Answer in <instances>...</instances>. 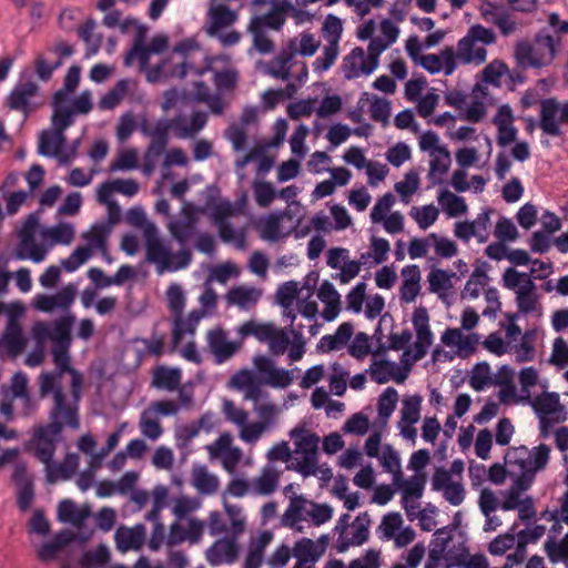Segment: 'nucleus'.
<instances>
[{"label": "nucleus", "instance_id": "36", "mask_svg": "<svg viewBox=\"0 0 568 568\" xmlns=\"http://www.w3.org/2000/svg\"><path fill=\"white\" fill-rule=\"evenodd\" d=\"M191 484L199 494L204 496L215 494L220 486L217 476L210 473L204 465H196L192 468Z\"/></svg>", "mask_w": 568, "mask_h": 568}, {"label": "nucleus", "instance_id": "12", "mask_svg": "<svg viewBox=\"0 0 568 568\" xmlns=\"http://www.w3.org/2000/svg\"><path fill=\"white\" fill-rule=\"evenodd\" d=\"M65 145L67 138L61 132L47 129L39 134L38 153L57 159L60 165H68L75 159L79 141H74L69 149Z\"/></svg>", "mask_w": 568, "mask_h": 568}, {"label": "nucleus", "instance_id": "26", "mask_svg": "<svg viewBox=\"0 0 568 568\" xmlns=\"http://www.w3.org/2000/svg\"><path fill=\"white\" fill-rule=\"evenodd\" d=\"M366 373L377 384H385L390 379L396 383H403L406 378V374L402 372L399 365L387 359H377L376 357L373 358Z\"/></svg>", "mask_w": 568, "mask_h": 568}, {"label": "nucleus", "instance_id": "59", "mask_svg": "<svg viewBox=\"0 0 568 568\" xmlns=\"http://www.w3.org/2000/svg\"><path fill=\"white\" fill-rule=\"evenodd\" d=\"M395 191L400 195L402 202L408 204L412 195L419 187V176L415 171L405 174L404 180L395 183Z\"/></svg>", "mask_w": 568, "mask_h": 568}, {"label": "nucleus", "instance_id": "56", "mask_svg": "<svg viewBox=\"0 0 568 568\" xmlns=\"http://www.w3.org/2000/svg\"><path fill=\"white\" fill-rule=\"evenodd\" d=\"M110 560V550L105 545L83 552L80 559L81 568H101Z\"/></svg>", "mask_w": 568, "mask_h": 568}, {"label": "nucleus", "instance_id": "42", "mask_svg": "<svg viewBox=\"0 0 568 568\" xmlns=\"http://www.w3.org/2000/svg\"><path fill=\"white\" fill-rule=\"evenodd\" d=\"M133 83L130 79L119 80L113 88L101 97L98 103L99 108L101 110H113L121 103Z\"/></svg>", "mask_w": 568, "mask_h": 568}, {"label": "nucleus", "instance_id": "6", "mask_svg": "<svg viewBox=\"0 0 568 568\" xmlns=\"http://www.w3.org/2000/svg\"><path fill=\"white\" fill-rule=\"evenodd\" d=\"M562 47L560 37L541 29L532 41H519L515 45L514 55L523 69H541L550 65Z\"/></svg>", "mask_w": 568, "mask_h": 568}, {"label": "nucleus", "instance_id": "11", "mask_svg": "<svg viewBox=\"0 0 568 568\" xmlns=\"http://www.w3.org/2000/svg\"><path fill=\"white\" fill-rule=\"evenodd\" d=\"M62 440V432L53 425L40 424L33 427L32 435L26 445L40 463L48 464L53 459L58 444Z\"/></svg>", "mask_w": 568, "mask_h": 568}, {"label": "nucleus", "instance_id": "13", "mask_svg": "<svg viewBox=\"0 0 568 568\" xmlns=\"http://www.w3.org/2000/svg\"><path fill=\"white\" fill-rule=\"evenodd\" d=\"M39 92V85L32 79L21 77L7 97V105L28 118L40 105Z\"/></svg>", "mask_w": 568, "mask_h": 568}, {"label": "nucleus", "instance_id": "25", "mask_svg": "<svg viewBox=\"0 0 568 568\" xmlns=\"http://www.w3.org/2000/svg\"><path fill=\"white\" fill-rule=\"evenodd\" d=\"M372 61L367 58L364 49L354 48L343 60V72L347 80L357 79L362 75H369L375 70H371Z\"/></svg>", "mask_w": 568, "mask_h": 568}, {"label": "nucleus", "instance_id": "16", "mask_svg": "<svg viewBox=\"0 0 568 568\" xmlns=\"http://www.w3.org/2000/svg\"><path fill=\"white\" fill-rule=\"evenodd\" d=\"M75 295V286L68 284L54 294H38L34 297V307L43 313L61 311L68 314L74 303Z\"/></svg>", "mask_w": 568, "mask_h": 568}, {"label": "nucleus", "instance_id": "46", "mask_svg": "<svg viewBox=\"0 0 568 568\" xmlns=\"http://www.w3.org/2000/svg\"><path fill=\"white\" fill-rule=\"evenodd\" d=\"M141 131L144 135L151 138V145L165 150L172 126L170 120H158L153 125H142Z\"/></svg>", "mask_w": 568, "mask_h": 568}, {"label": "nucleus", "instance_id": "41", "mask_svg": "<svg viewBox=\"0 0 568 568\" xmlns=\"http://www.w3.org/2000/svg\"><path fill=\"white\" fill-rule=\"evenodd\" d=\"M50 245L44 243H37L36 237L31 240H24L19 242L17 257L19 260H30L33 263H41L45 260Z\"/></svg>", "mask_w": 568, "mask_h": 568}, {"label": "nucleus", "instance_id": "45", "mask_svg": "<svg viewBox=\"0 0 568 568\" xmlns=\"http://www.w3.org/2000/svg\"><path fill=\"white\" fill-rule=\"evenodd\" d=\"M168 229L181 246L189 243L196 233V225L192 219H173L169 222Z\"/></svg>", "mask_w": 568, "mask_h": 568}, {"label": "nucleus", "instance_id": "2", "mask_svg": "<svg viewBox=\"0 0 568 568\" xmlns=\"http://www.w3.org/2000/svg\"><path fill=\"white\" fill-rule=\"evenodd\" d=\"M254 367L261 376L257 381L253 372L250 369H241L236 372L232 378V385L244 393V398L257 405L268 399L270 394L263 388L262 384L273 388H285L294 381V373L300 369L295 367L292 371L276 367L273 359L267 356L258 355L253 359Z\"/></svg>", "mask_w": 568, "mask_h": 568}, {"label": "nucleus", "instance_id": "5", "mask_svg": "<svg viewBox=\"0 0 568 568\" xmlns=\"http://www.w3.org/2000/svg\"><path fill=\"white\" fill-rule=\"evenodd\" d=\"M456 528L446 526L435 531L429 545L428 561L425 568H437L440 560L445 559L449 566H464L465 568H489L484 555H468L463 536L454 542Z\"/></svg>", "mask_w": 568, "mask_h": 568}, {"label": "nucleus", "instance_id": "33", "mask_svg": "<svg viewBox=\"0 0 568 568\" xmlns=\"http://www.w3.org/2000/svg\"><path fill=\"white\" fill-rule=\"evenodd\" d=\"M209 26L206 29L207 34H216L219 30L234 24L239 19V13L231 10L226 4L213 6L207 13Z\"/></svg>", "mask_w": 568, "mask_h": 568}, {"label": "nucleus", "instance_id": "63", "mask_svg": "<svg viewBox=\"0 0 568 568\" xmlns=\"http://www.w3.org/2000/svg\"><path fill=\"white\" fill-rule=\"evenodd\" d=\"M398 393L393 387H387L378 397L377 412L379 417L387 419L396 408Z\"/></svg>", "mask_w": 568, "mask_h": 568}, {"label": "nucleus", "instance_id": "21", "mask_svg": "<svg viewBox=\"0 0 568 568\" xmlns=\"http://www.w3.org/2000/svg\"><path fill=\"white\" fill-rule=\"evenodd\" d=\"M419 64L432 74L443 72L445 75H452L457 69L454 48L446 47L438 54L422 55Z\"/></svg>", "mask_w": 568, "mask_h": 568}, {"label": "nucleus", "instance_id": "34", "mask_svg": "<svg viewBox=\"0 0 568 568\" xmlns=\"http://www.w3.org/2000/svg\"><path fill=\"white\" fill-rule=\"evenodd\" d=\"M182 381V371L178 367L158 366L152 376L151 385L161 390L174 392Z\"/></svg>", "mask_w": 568, "mask_h": 568}, {"label": "nucleus", "instance_id": "30", "mask_svg": "<svg viewBox=\"0 0 568 568\" xmlns=\"http://www.w3.org/2000/svg\"><path fill=\"white\" fill-rule=\"evenodd\" d=\"M68 100H65V92H55L53 95V113L51 116V130L61 132L64 134V131L71 126L74 122L73 111L70 110L69 106L65 105Z\"/></svg>", "mask_w": 568, "mask_h": 568}, {"label": "nucleus", "instance_id": "52", "mask_svg": "<svg viewBox=\"0 0 568 568\" xmlns=\"http://www.w3.org/2000/svg\"><path fill=\"white\" fill-rule=\"evenodd\" d=\"M68 348L69 346H53L52 356L57 368L52 374L55 375V385H61L60 379L64 373L71 375V382L73 381V374L79 373L70 366Z\"/></svg>", "mask_w": 568, "mask_h": 568}, {"label": "nucleus", "instance_id": "7", "mask_svg": "<svg viewBox=\"0 0 568 568\" xmlns=\"http://www.w3.org/2000/svg\"><path fill=\"white\" fill-rule=\"evenodd\" d=\"M288 435L294 443L292 464L288 468L303 477L315 475L318 468L320 437L304 426L293 428Z\"/></svg>", "mask_w": 568, "mask_h": 568}, {"label": "nucleus", "instance_id": "62", "mask_svg": "<svg viewBox=\"0 0 568 568\" xmlns=\"http://www.w3.org/2000/svg\"><path fill=\"white\" fill-rule=\"evenodd\" d=\"M225 513L231 521V534L236 538L245 529L246 517L240 505L224 503Z\"/></svg>", "mask_w": 568, "mask_h": 568}, {"label": "nucleus", "instance_id": "64", "mask_svg": "<svg viewBox=\"0 0 568 568\" xmlns=\"http://www.w3.org/2000/svg\"><path fill=\"white\" fill-rule=\"evenodd\" d=\"M268 430L267 424H262L261 422H246L239 428V437L248 445H255L263 434Z\"/></svg>", "mask_w": 568, "mask_h": 568}, {"label": "nucleus", "instance_id": "35", "mask_svg": "<svg viewBox=\"0 0 568 568\" xmlns=\"http://www.w3.org/2000/svg\"><path fill=\"white\" fill-rule=\"evenodd\" d=\"M280 471L272 465L263 467L261 474L252 479L251 493L260 496L273 494L278 485Z\"/></svg>", "mask_w": 568, "mask_h": 568}, {"label": "nucleus", "instance_id": "3", "mask_svg": "<svg viewBox=\"0 0 568 568\" xmlns=\"http://www.w3.org/2000/svg\"><path fill=\"white\" fill-rule=\"evenodd\" d=\"M41 396L52 394V406L49 410V425L63 432V428L77 430L80 428L79 403L82 388V376L73 374L71 396H68L61 385H55L54 374H41L39 378Z\"/></svg>", "mask_w": 568, "mask_h": 568}, {"label": "nucleus", "instance_id": "57", "mask_svg": "<svg viewBox=\"0 0 568 568\" xmlns=\"http://www.w3.org/2000/svg\"><path fill=\"white\" fill-rule=\"evenodd\" d=\"M420 404L422 396L412 395L403 400V407L400 410L402 419L398 425L402 424H416L420 417Z\"/></svg>", "mask_w": 568, "mask_h": 568}, {"label": "nucleus", "instance_id": "49", "mask_svg": "<svg viewBox=\"0 0 568 568\" xmlns=\"http://www.w3.org/2000/svg\"><path fill=\"white\" fill-rule=\"evenodd\" d=\"M443 211L450 217L466 213L467 204L464 197L452 193L448 190H442L437 196Z\"/></svg>", "mask_w": 568, "mask_h": 568}, {"label": "nucleus", "instance_id": "28", "mask_svg": "<svg viewBox=\"0 0 568 568\" xmlns=\"http://www.w3.org/2000/svg\"><path fill=\"white\" fill-rule=\"evenodd\" d=\"M26 346V339L18 320L10 316L6 329L0 338V347L11 356L19 355Z\"/></svg>", "mask_w": 568, "mask_h": 568}, {"label": "nucleus", "instance_id": "24", "mask_svg": "<svg viewBox=\"0 0 568 568\" xmlns=\"http://www.w3.org/2000/svg\"><path fill=\"white\" fill-rule=\"evenodd\" d=\"M146 538V530L143 524H136L133 527L121 526L114 534L116 548L126 552L129 550H140Z\"/></svg>", "mask_w": 568, "mask_h": 568}, {"label": "nucleus", "instance_id": "32", "mask_svg": "<svg viewBox=\"0 0 568 568\" xmlns=\"http://www.w3.org/2000/svg\"><path fill=\"white\" fill-rule=\"evenodd\" d=\"M173 329L172 337L175 344L180 343L185 335H194L195 331L204 317V313L197 310H193L190 314L184 317L183 313L173 315Z\"/></svg>", "mask_w": 568, "mask_h": 568}, {"label": "nucleus", "instance_id": "14", "mask_svg": "<svg viewBox=\"0 0 568 568\" xmlns=\"http://www.w3.org/2000/svg\"><path fill=\"white\" fill-rule=\"evenodd\" d=\"M560 124H568V101L560 103L555 98L540 102L539 128L547 135H561Z\"/></svg>", "mask_w": 568, "mask_h": 568}, {"label": "nucleus", "instance_id": "18", "mask_svg": "<svg viewBox=\"0 0 568 568\" xmlns=\"http://www.w3.org/2000/svg\"><path fill=\"white\" fill-rule=\"evenodd\" d=\"M432 488L442 491L443 497L453 506H459L465 499V488L462 483L454 481L448 470L438 468L432 478Z\"/></svg>", "mask_w": 568, "mask_h": 568}, {"label": "nucleus", "instance_id": "20", "mask_svg": "<svg viewBox=\"0 0 568 568\" xmlns=\"http://www.w3.org/2000/svg\"><path fill=\"white\" fill-rule=\"evenodd\" d=\"M369 515L361 513L354 520L348 534H341L336 540L335 548L338 552H345L351 546H361L368 539Z\"/></svg>", "mask_w": 568, "mask_h": 568}, {"label": "nucleus", "instance_id": "58", "mask_svg": "<svg viewBox=\"0 0 568 568\" xmlns=\"http://www.w3.org/2000/svg\"><path fill=\"white\" fill-rule=\"evenodd\" d=\"M141 433L151 440H156L163 433L162 427L154 416V410L144 409L140 417Z\"/></svg>", "mask_w": 568, "mask_h": 568}, {"label": "nucleus", "instance_id": "53", "mask_svg": "<svg viewBox=\"0 0 568 568\" xmlns=\"http://www.w3.org/2000/svg\"><path fill=\"white\" fill-rule=\"evenodd\" d=\"M544 549L551 562H566L568 560V534L561 540L548 536Z\"/></svg>", "mask_w": 568, "mask_h": 568}, {"label": "nucleus", "instance_id": "15", "mask_svg": "<svg viewBox=\"0 0 568 568\" xmlns=\"http://www.w3.org/2000/svg\"><path fill=\"white\" fill-rule=\"evenodd\" d=\"M295 59V52L288 48V50L281 51L267 65V73L275 79L288 80L292 77V68L298 69L296 80L300 85H303L307 79L308 71L305 62H297Z\"/></svg>", "mask_w": 568, "mask_h": 568}, {"label": "nucleus", "instance_id": "47", "mask_svg": "<svg viewBox=\"0 0 568 568\" xmlns=\"http://www.w3.org/2000/svg\"><path fill=\"white\" fill-rule=\"evenodd\" d=\"M44 240L50 241V247L55 244L69 245L74 239V227L71 223H59L54 226L44 229L42 232Z\"/></svg>", "mask_w": 568, "mask_h": 568}, {"label": "nucleus", "instance_id": "10", "mask_svg": "<svg viewBox=\"0 0 568 568\" xmlns=\"http://www.w3.org/2000/svg\"><path fill=\"white\" fill-rule=\"evenodd\" d=\"M240 331L241 325L235 328V339H230L229 332L220 325L206 332V347L216 365L226 363L241 351L247 337H243Z\"/></svg>", "mask_w": 568, "mask_h": 568}, {"label": "nucleus", "instance_id": "27", "mask_svg": "<svg viewBox=\"0 0 568 568\" xmlns=\"http://www.w3.org/2000/svg\"><path fill=\"white\" fill-rule=\"evenodd\" d=\"M239 547L234 539L222 538L216 540L206 550V560L213 566H221L224 564H232L236 560Z\"/></svg>", "mask_w": 568, "mask_h": 568}, {"label": "nucleus", "instance_id": "40", "mask_svg": "<svg viewBox=\"0 0 568 568\" xmlns=\"http://www.w3.org/2000/svg\"><path fill=\"white\" fill-rule=\"evenodd\" d=\"M74 322V315L68 313L51 324V341L53 342L54 346H70V331Z\"/></svg>", "mask_w": 568, "mask_h": 568}, {"label": "nucleus", "instance_id": "43", "mask_svg": "<svg viewBox=\"0 0 568 568\" xmlns=\"http://www.w3.org/2000/svg\"><path fill=\"white\" fill-rule=\"evenodd\" d=\"M110 227L104 223L94 224L89 231L82 234L83 240L87 241V245L81 246L82 248H89L91 256L94 252L104 251L106 246Z\"/></svg>", "mask_w": 568, "mask_h": 568}, {"label": "nucleus", "instance_id": "51", "mask_svg": "<svg viewBox=\"0 0 568 568\" xmlns=\"http://www.w3.org/2000/svg\"><path fill=\"white\" fill-rule=\"evenodd\" d=\"M313 501L305 499L303 496L291 497L290 505L285 510L284 518L292 524L298 521H307Z\"/></svg>", "mask_w": 568, "mask_h": 568}, {"label": "nucleus", "instance_id": "19", "mask_svg": "<svg viewBox=\"0 0 568 568\" xmlns=\"http://www.w3.org/2000/svg\"><path fill=\"white\" fill-rule=\"evenodd\" d=\"M207 123V114L203 111H195L189 119L184 114H178L170 119L172 131L178 139L185 140L194 138Z\"/></svg>", "mask_w": 568, "mask_h": 568}, {"label": "nucleus", "instance_id": "37", "mask_svg": "<svg viewBox=\"0 0 568 568\" xmlns=\"http://www.w3.org/2000/svg\"><path fill=\"white\" fill-rule=\"evenodd\" d=\"M531 406L538 417H557L562 413V406L557 393H544L531 402Z\"/></svg>", "mask_w": 568, "mask_h": 568}, {"label": "nucleus", "instance_id": "17", "mask_svg": "<svg viewBox=\"0 0 568 568\" xmlns=\"http://www.w3.org/2000/svg\"><path fill=\"white\" fill-rule=\"evenodd\" d=\"M460 281L455 272H447L442 268H433L427 275L428 290L434 293L446 304H450V300L455 295V283Z\"/></svg>", "mask_w": 568, "mask_h": 568}, {"label": "nucleus", "instance_id": "22", "mask_svg": "<svg viewBox=\"0 0 568 568\" xmlns=\"http://www.w3.org/2000/svg\"><path fill=\"white\" fill-rule=\"evenodd\" d=\"M290 0H272L271 9L264 14H254L250 21L266 29L278 31L286 21V13L292 9Z\"/></svg>", "mask_w": 568, "mask_h": 568}, {"label": "nucleus", "instance_id": "39", "mask_svg": "<svg viewBox=\"0 0 568 568\" xmlns=\"http://www.w3.org/2000/svg\"><path fill=\"white\" fill-rule=\"evenodd\" d=\"M430 162H429V178L433 180V183H440L442 176L447 173L452 158L450 153L446 146L440 149H436L434 152L429 153Z\"/></svg>", "mask_w": 568, "mask_h": 568}, {"label": "nucleus", "instance_id": "54", "mask_svg": "<svg viewBox=\"0 0 568 568\" xmlns=\"http://www.w3.org/2000/svg\"><path fill=\"white\" fill-rule=\"evenodd\" d=\"M394 484L402 490V499H420L425 488L424 476H413L409 479H395Z\"/></svg>", "mask_w": 568, "mask_h": 568}, {"label": "nucleus", "instance_id": "60", "mask_svg": "<svg viewBox=\"0 0 568 568\" xmlns=\"http://www.w3.org/2000/svg\"><path fill=\"white\" fill-rule=\"evenodd\" d=\"M488 276L480 268H476L468 281L465 284V287L462 292L463 298H477L479 296L480 291L487 284Z\"/></svg>", "mask_w": 568, "mask_h": 568}, {"label": "nucleus", "instance_id": "9", "mask_svg": "<svg viewBox=\"0 0 568 568\" xmlns=\"http://www.w3.org/2000/svg\"><path fill=\"white\" fill-rule=\"evenodd\" d=\"M240 333L243 337L253 336L261 343H267L270 352L274 356L283 355L291 344L288 334L272 323L250 320L241 324Z\"/></svg>", "mask_w": 568, "mask_h": 568}, {"label": "nucleus", "instance_id": "55", "mask_svg": "<svg viewBox=\"0 0 568 568\" xmlns=\"http://www.w3.org/2000/svg\"><path fill=\"white\" fill-rule=\"evenodd\" d=\"M409 215L420 230H427L437 221L439 211L433 204L413 206L409 211Z\"/></svg>", "mask_w": 568, "mask_h": 568}, {"label": "nucleus", "instance_id": "61", "mask_svg": "<svg viewBox=\"0 0 568 568\" xmlns=\"http://www.w3.org/2000/svg\"><path fill=\"white\" fill-rule=\"evenodd\" d=\"M62 65L61 59H49L47 54H38L34 60V71L41 81H49L53 72Z\"/></svg>", "mask_w": 568, "mask_h": 568}, {"label": "nucleus", "instance_id": "1", "mask_svg": "<svg viewBox=\"0 0 568 568\" xmlns=\"http://www.w3.org/2000/svg\"><path fill=\"white\" fill-rule=\"evenodd\" d=\"M550 447L546 444L528 449L526 446L511 447L506 453L508 476L514 484L505 496L500 506L503 510H513L519 507L520 494L530 488L536 475L546 469L550 460Z\"/></svg>", "mask_w": 568, "mask_h": 568}, {"label": "nucleus", "instance_id": "50", "mask_svg": "<svg viewBox=\"0 0 568 568\" xmlns=\"http://www.w3.org/2000/svg\"><path fill=\"white\" fill-rule=\"evenodd\" d=\"M152 52L144 44L143 36L135 38L133 47L124 57V64L132 65L135 60L139 61L140 71H146Z\"/></svg>", "mask_w": 568, "mask_h": 568}, {"label": "nucleus", "instance_id": "48", "mask_svg": "<svg viewBox=\"0 0 568 568\" xmlns=\"http://www.w3.org/2000/svg\"><path fill=\"white\" fill-rule=\"evenodd\" d=\"M171 513L178 520L189 518V516L202 507V500L199 497L180 495L172 499Z\"/></svg>", "mask_w": 568, "mask_h": 568}, {"label": "nucleus", "instance_id": "23", "mask_svg": "<svg viewBox=\"0 0 568 568\" xmlns=\"http://www.w3.org/2000/svg\"><path fill=\"white\" fill-rule=\"evenodd\" d=\"M79 462L80 458L78 454L69 453L59 463L51 459L48 464H43L47 481L49 484H55L58 481L69 480L77 473Z\"/></svg>", "mask_w": 568, "mask_h": 568}, {"label": "nucleus", "instance_id": "44", "mask_svg": "<svg viewBox=\"0 0 568 568\" xmlns=\"http://www.w3.org/2000/svg\"><path fill=\"white\" fill-rule=\"evenodd\" d=\"M286 215V212H273L267 214L258 226L261 237L268 242H277L282 237L281 222Z\"/></svg>", "mask_w": 568, "mask_h": 568}, {"label": "nucleus", "instance_id": "8", "mask_svg": "<svg viewBox=\"0 0 568 568\" xmlns=\"http://www.w3.org/2000/svg\"><path fill=\"white\" fill-rule=\"evenodd\" d=\"M496 41L495 33L491 29L480 24L471 26L454 49L457 67L459 64L480 65L486 61V45Z\"/></svg>", "mask_w": 568, "mask_h": 568}, {"label": "nucleus", "instance_id": "4", "mask_svg": "<svg viewBox=\"0 0 568 568\" xmlns=\"http://www.w3.org/2000/svg\"><path fill=\"white\" fill-rule=\"evenodd\" d=\"M130 216L136 225L143 227L145 257L149 263L156 266L159 274L176 272L190 265L192 261L190 250L182 247L176 253H173L170 243L159 237L158 227L154 223L146 221L145 214L141 209H132Z\"/></svg>", "mask_w": 568, "mask_h": 568}, {"label": "nucleus", "instance_id": "38", "mask_svg": "<svg viewBox=\"0 0 568 568\" xmlns=\"http://www.w3.org/2000/svg\"><path fill=\"white\" fill-rule=\"evenodd\" d=\"M247 32L252 36V47L247 51L248 54H252L253 51L263 55L274 52L275 44L268 37L266 29L250 21Z\"/></svg>", "mask_w": 568, "mask_h": 568}, {"label": "nucleus", "instance_id": "31", "mask_svg": "<svg viewBox=\"0 0 568 568\" xmlns=\"http://www.w3.org/2000/svg\"><path fill=\"white\" fill-rule=\"evenodd\" d=\"M261 295V291L255 287L240 285L226 293L225 301L229 306H237L242 311H248L257 304Z\"/></svg>", "mask_w": 568, "mask_h": 568}, {"label": "nucleus", "instance_id": "29", "mask_svg": "<svg viewBox=\"0 0 568 568\" xmlns=\"http://www.w3.org/2000/svg\"><path fill=\"white\" fill-rule=\"evenodd\" d=\"M91 508L89 505L78 507L70 499H64L58 506V519L61 523L71 524L75 528H81L84 521L90 517Z\"/></svg>", "mask_w": 568, "mask_h": 568}]
</instances>
